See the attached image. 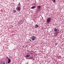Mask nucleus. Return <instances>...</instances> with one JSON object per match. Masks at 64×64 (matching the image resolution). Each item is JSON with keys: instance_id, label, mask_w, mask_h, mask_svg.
<instances>
[{"instance_id": "f257e3e1", "label": "nucleus", "mask_w": 64, "mask_h": 64, "mask_svg": "<svg viewBox=\"0 0 64 64\" xmlns=\"http://www.w3.org/2000/svg\"><path fill=\"white\" fill-rule=\"evenodd\" d=\"M51 18H49L46 19V22H47V23H49V22H50V21H51Z\"/></svg>"}, {"instance_id": "f03ea898", "label": "nucleus", "mask_w": 64, "mask_h": 64, "mask_svg": "<svg viewBox=\"0 0 64 64\" xmlns=\"http://www.w3.org/2000/svg\"><path fill=\"white\" fill-rule=\"evenodd\" d=\"M30 38L32 39V41H34V40H35L36 37L34 36H32Z\"/></svg>"}, {"instance_id": "7ed1b4c3", "label": "nucleus", "mask_w": 64, "mask_h": 64, "mask_svg": "<svg viewBox=\"0 0 64 64\" xmlns=\"http://www.w3.org/2000/svg\"><path fill=\"white\" fill-rule=\"evenodd\" d=\"M16 9L17 10L18 12L19 11H20V7H19L18 8L17 7L16 8Z\"/></svg>"}, {"instance_id": "20e7f679", "label": "nucleus", "mask_w": 64, "mask_h": 64, "mask_svg": "<svg viewBox=\"0 0 64 64\" xmlns=\"http://www.w3.org/2000/svg\"><path fill=\"white\" fill-rule=\"evenodd\" d=\"M10 62H11V60H10V58H8V64H9V63H10Z\"/></svg>"}, {"instance_id": "39448f33", "label": "nucleus", "mask_w": 64, "mask_h": 64, "mask_svg": "<svg viewBox=\"0 0 64 64\" xmlns=\"http://www.w3.org/2000/svg\"><path fill=\"white\" fill-rule=\"evenodd\" d=\"M30 55L29 54H27V55L26 56V58H28V57H30Z\"/></svg>"}, {"instance_id": "423d86ee", "label": "nucleus", "mask_w": 64, "mask_h": 64, "mask_svg": "<svg viewBox=\"0 0 64 64\" xmlns=\"http://www.w3.org/2000/svg\"><path fill=\"white\" fill-rule=\"evenodd\" d=\"M40 8H41V6H37V8L38 9H40Z\"/></svg>"}, {"instance_id": "0eeeda50", "label": "nucleus", "mask_w": 64, "mask_h": 64, "mask_svg": "<svg viewBox=\"0 0 64 64\" xmlns=\"http://www.w3.org/2000/svg\"><path fill=\"white\" fill-rule=\"evenodd\" d=\"M38 27V26L37 24H36L35 26H34L35 28H37Z\"/></svg>"}, {"instance_id": "6e6552de", "label": "nucleus", "mask_w": 64, "mask_h": 64, "mask_svg": "<svg viewBox=\"0 0 64 64\" xmlns=\"http://www.w3.org/2000/svg\"><path fill=\"white\" fill-rule=\"evenodd\" d=\"M31 8V9H34L35 8V6H33Z\"/></svg>"}, {"instance_id": "1a4fd4ad", "label": "nucleus", "mask_w": 64, "mask_h": 64, "mask_svg": "<svg viewBox=\"0 0 64 64\" xmlns=\"http://www.w3.org/2000/svg\"><path fill=\"white\" fill-rule=\"evenodd\" d=\"M54 30L55 32H57V29L56 28H54Z\"/></svg>"}, {"instance_id": "9d476101", "label": "nucleus", "mask_w": 64, "mask_h": 64, "mask_svg": "<svg viewBox=\"0 0 64 64\" xmlns=\"http://www.w3.org/2000/svg\"><path fill=\"white\" fill-rule=\"evenodd\" d=\"M33 59V57L31 56L30 57V59Z\"/></svg>"}, {"instance_id": "9b49d317", "label": "nucleus", "mask_w": 64, "mask_h": 64, "mask_svg": "<svg viewBox=\"0 0 64 64\" xmlns=\"http://www.w3.org/2000/svg\"><path fill=\"white\" fill-rule=\"evenodd\" d=\"M13 12L14 13H15L16 12V10H13Z\"/></svg>"}, {"instance_id": "f8f14e48", "label": "nucleus", "mask_w": 64, "mask_h": 64, "mask_svg": "<svg viewBox=\"0 0 64 64\" xmlns=\"http://www.w3.org/2000/svg\"><path fill=\"white\" fill-rule=\"evenodd\" d=\"M52 1L54 3H55V2L56 1V0H52Z\"/></svg>"}, {"instance_id": "ddd939ff", "label": "nucleus", "mask_w": 64, "mask_h": 64, "mask_svg": "<svg viewBox=\"0 0 64 64\" xmlns=\"http://www.w3.org/2000/svg\"><path fill=\"white\" fill-rule=\"evenodd\" d=\"M57 44H58V43L56 42V43H55V45L56 46V45H57Z\"/></svg>"}, {"instance_id": "4468645a", "label": "nucleus", "mask_w": 64, "mask_h": 64, "mask_svg": "<svg viewBox=\"0 0 64 64\" xmlns=\"http://www.w3.org/2000/svg\"><path fill=\"white\" fill-rule=\"evenodd\" d=\"M3 64H5V62L4 61L3 62Z\"/></svg>"}, {"instance_id": "2eb2a0df", "label": "nucleus", "mask_w": 64, "mask_h": 64, "mask_svg": "<svg viewBox=\"0 0 64 64\" xmlns=\"http://www.w3.org/2000/svg\"><path fill=\"white\" fill-rule=\"evenodd\" d=\"M7 59H8H8H9V58H8V57H7Z\"/></svg>"}, {"instance_id": "dca6fc26", "label": "nucleus", "mask_w": 64, "mask_h": 64, "mask_svg": "<svg viewBox=\"0 0 64 64\" xmlns=\"http://www.w3.org/2000/svg\"><path fill=\"white\" fill-rule=\"evenodd\" d=\"M30 41H31V40H30Z\"/></svg>"}]
</instances>
